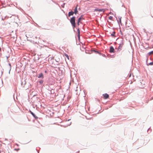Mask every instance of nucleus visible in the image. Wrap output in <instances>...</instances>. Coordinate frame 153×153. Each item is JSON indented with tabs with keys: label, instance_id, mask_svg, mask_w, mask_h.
I'll return each instance as SVG.
<instances>
[{
	"label": "nucleus",
	"instance_id": "nucleus-13",
	"mask_svg": "<svg viewBox=\"0 0 153 153\" xmlns=\"http://www.w3.org/2000/svg\"><path fill=\"white\" fill-rule=\"evenodd\" d=\"M153 54V51H152L151 52H149L148 53V54L149 56H150V55H151V54Z\"/></svg>",
	"mask_w": 153,
	"mask_h": 153
},
{
	"label": "nucleus",
	"instance_id": "nucleus-18",
	"mask_svg": "<svg viewBox=\"0 0 153 153\" xmlns=\"http://www.w3.org/2000/svg\"><path fill=\"white\" fill-rule=\"evenodd\" d=\"M150 65H153V62H151L149 63Z\"/></svg>",
	"mask_w": 153,
	"mask_h": 153
},
{
	"label": "nucleus",
	"instance_id": "nucleus-8",
	"mask_svg": "<svg viewBox=\"0 0 153 153\" xmlns=\"http://www.w3.org/2000/svg\"><path fill=\"white\" fill-rule=\"evenodd\" d=\"M30 113L33 116V117L36 118H37L38 117L32 111H30Z\"/></svg>",
	"mask_w": 153,
	"mask_h": 153
},
{
	"label": "nucleus",
	"instance_id": "nucleus-22",
	"mask_svg": "<svg viewBox=\"0 0 153 153\" xmlns=\"http://www.w3.org/2000/svg\"><path fill=\"white\" fill-rule=\"evenodd\" d=\"M70 124H71L70 123V124H68V125H69H69H70Z\"/></svg>",
	"mask_w": 153,
	"mask_h": 153
},
{
	"label": "nucleus",
	"instance_id": "nucleus-12",
	"mask_svg": "<svg viewBox=\"0 0 153 153\" xmlns=\"http://www.w3.org/2000/svg\"><path fill=\"white\" fill-rule=\"evenodd\" d=\"M115 32L114 31L111 34V36H115Z\"/></svg>",
	"mask_w": 153,
	"mask_h": 153
},
{
	"label": "nucleus",
	"instance_id": "nucleus-25",
	"mask_svg": "<svg viewBox=\"0 0 153 153\" xmlns=\"http://www.w3.org/2000/svg\"><path fill=\"white\" fill-rule=\"evenodd\" d=\"M152 18H153V16H152Z\"/></svg>",
	"mask_w": 153,
	"mask_h": 153
},
{
	"label": "nucleus",
	"instance_id": "nucleus-21",
	"mask_svg": "<svg viewBox=\"0 0 153 153\" xmlns=\"http://www.w3.org/2000/svg\"><path fill=\"white\" fill-rule=\"evenodd\" d=\"M131 76V74H130V75L129 77H130Z\"/></svg>",
	"mask_w": 153,
	"mask_h": 153
},
{
	"label": "nucleus",
	"instance_id": "nucleus-19",
	"mask_svg": "<svg viewBox=\"0 0 153 153\" xmlns=\"http://www.w3.org/2000/svg\"><path fill=\"white\" fill-rule=\"evenodd\" d=\"M42 82H42V81H40V83H42Z\"/></svg>",
	"mask_w": 153,
	"mask_h": 153
},
{
	"label": "nucleus",
	"instance_id": "nucleus-4",
	"mask_svg": "<svg viewBox=\"0 0 153 153\" xmlns=\"http://www.w3.org/2000/svg\"><path fill=\"white\" fill-rule=\"evenodd\" d=\"M105 11V10L104 9H100L98 8H96L94 10V11L103 12H104Z\"/></svg>",
	"mask_w": 153,
	"mask_h": 153
},
{
	"label": "nucleus",
	"instance_id": "nucleus-2",
	"mask_svg": "<svg viewBox=\"0 0 153 153\" xmlns=\"http://www.w3.org/2000/svg\"><path fill=\"white\" fill-rule=\"evenodd\" d=\"M75 17H73L71 19L70 21L72 25L74 27L75 26Z\"/></svg>",
	"mask_w": 153,
	"mask_h": 153
},
{
	"label": "nucleus",
	"instance_id": "nucleus-17",
	"mask_svg": "<svg viewBox=\"0 0 153 153\" xmlns=\"http://www.w3.org/2000/svg\"><path fill=\"white\" fill-rule=\"evenodd\" d=\"M119 21L120 23H121V18H120L119 19Z\"/></svg>",
	"mask_w": 153,
	"mask_h": 153
},
{
	"label": "nucleus",
	"instance_id": "nucleus-14",
	"mask_svg": "<svg viewBox=\"0 0 153 153\" xmlns=\"http://www.w3.org/2000/svg\"><path fill=\"white\" fill-rule=\"evenodd\" d=\"M78 38H80V36H79L80 31L79 29L78 30Z\"/></svg>",
	"mask_w": 153,
	"mask_h": 153
},
{
	"label": "nucleus",
	"instance_id": "nucleus-10",
	"mask_svg": "<svg viewBox=\"0 0 153 153\" xmlns=\"http://www.w3.org/2000/svg\"><path fill=\"white\" fill-rule=\"evenodd\" d=\"M78 5H77L76 7L75 8L74 10V13L75 14H76L78 12V11L77 10V7Z\"/></svg>",
	"mask_w": 153,
	"mask_h": 153
},
{
	"label": "nucleus",
	"instance_id": "nucleus-23",
	"mask_svg": "<svg viewBox=\"0 0 153 153\" xmlns=\"http://www.w3.org/2000/svg\"><path fill=\"white\" fill-rule=\"evenodd\" d=\"M8 65H10V63H8Z\"/></svg>",
	"mask_w": 153,
	"mask_h": 153
},
{
	"label": "nucleus",
	"instance_id": "nucleus-3",
	"mask_svg": "<svg viewBox=\"0 0 153 153\" xmlns=\"http://www.w3.org/2000/svg\"><path fill=\"white\" fill-rule=\"evenodd\" d=\"M3 100H4V103L5 104H7V103H8L9 102V96H8V97L5 96L3 98Z\"/></svg>",
	"mask_w": 153,
	"mask_h": 153
},
{
	"label": "nucleus",
	"instance_id": "nucleus-9",
	"mask_svg": "<svg viewBox=\"0 0 153 153\" xmlns=\"http://www.w3.org/2000/svg\"><path fill=\"white\" fill-rule=\"evenodd\" d=\"M74 13V12L73 11L69 12L68 13V16H71L73 15Z\"/></svg>",
	"mask_w": 153,
	"mask_h": 153
},
{
	"label": "nucleus",
	"instance_id": "nucleus-6",
	"mask_svg": "<svg viewBox=\"0 0 153 153\" xmlns=\"http://www.w3.org/2000/svg\"><path fill=\"white\" fill-rule=\"evenodd\" d=\"M103 95L105 99L108 98L109 97V95L107 94H104Z\"/></svg>",
	"mask_w": 153,
	"mask_h": 153
},
{
	"label": "nucleus",
	"instance_id": "nucleus-24",
	"mask_svg": "<svg viewBox=\"0 0 153 153\" xmlns=\"http://www.w3.org/2000/svg\"><path fill=\"white\" fill-rule=\"evenodd\" d=\"M36 38H37V37H36Z\"/></svg>",
	"mask_w": 153,
	"mask_h": 153
},
{
	"label": "nucleus",
	"instance_id": "nucleus-20",
	"mask_svg": "<svg viewBox=\"0 0 153 153\" xmlns=\"http://www.w3.org/2000/svg\"><path fill=\"white\" fill-rule=\"evenodd\" d=\"M8 73L9 74H10V71H8Z\"/></svg>",
	"mask_w": 153,
	"mask_h": 153
},
{
	"label": "nucleus",
	"instance_id": "nucleus-11",
	"mask_svg": "<svg viewBox=\"0 0 153 153\" xmlns=\"http://www.w3.org/2000/svg\"><path fill=\"white\" fill-rule=\"evenodd\" d=\"M38 77L39 78H43V74L42 73H40L39 75V76H38Z\"/></svg>",
	"mask_w": 153,
	"mask_h": 153
},
{
	"label": "nucleus",
	"instance_id": "nucleus-15",
	"mask_svg": "<svg viewBox=\"0 0 153 153\" xmlns=\"http://www.w3.org/2000/svg\"><path fill=\"white\" fill-rule=\"evenodd\" d=\"M113 17L112 16H110L108 17V19L111 20H112Z\"/></svg>",
	"mask_w": 153,
	"mask_h": 153
},
{
	"label": "nucleus",
	"instance_id": "nucleus-7",
	"mask_svg": "<svg viewBox=\"0 0 153 153\" xmlns=\"http://www.w3.org/2000/svg\"><path fill=\"white\" fill-rule=\"evenodd\" d=\"M82 16H81L78 19V25H79V23L80 22L81 20L82 19Z\"/></svg>",
	"mask_w": 153,
	"mask_h": 153
},
{
	"label": "nucleus",
	"instance_id": "nucleus-16",
	"mask_svg": "<svg viewBox=\"0 0 153 153\" xmlns=\"http://www.w3.org/2000/svg\"><path fill=\"white\" fill-rule=\"evenodd\" d=\"M65 56L67 57V58L69 59V57L68 55L67 54H66L65 55Z\"/></svg>",
	"mask_w": 153,
	"mask_h": 153
},
{
	"label": "nucleus",
	"instance_id": "nucleus-5",
	"mask_svg": "<svg viewBox=\"0 0 153 153\" xmlns=\"http://www.w3.org/2000/svg\"><path fill=\"white\" fill-rule=\"evenodd\" d=\"M110 52L111 53H114V49L112 46L110 47Z\"/></svg>",
	"mask_w": 153,
	"mask_h": 153
},
{
	"label": "nucleus",
	"instance_id": "nucleus-1",
	"mask_svg": "<svg viewBox=\"0 0 153 153\" xmlns=\"http://www.w3.org/2000/svg\"><path fill=\"white\" fill-rule=\"evenodd\" d=\"M124 44V42L123 39H121L120 41V42L119 44V46L118 49V51H120L122 50Z\"/></svg>",
	"mask_w": 153,
	"mask_h": 153
}]
</instances>
